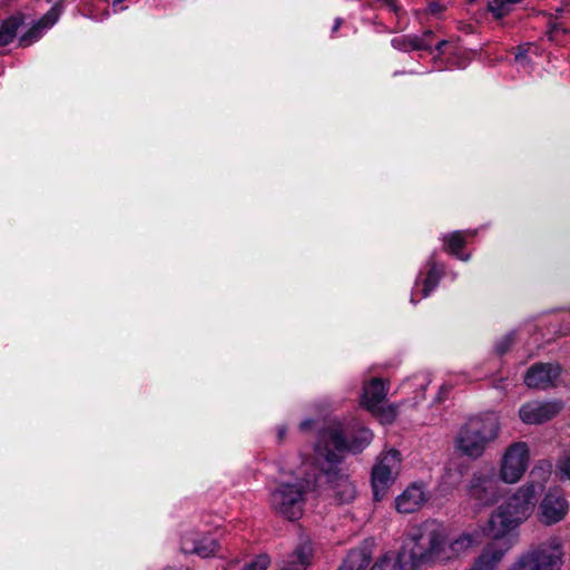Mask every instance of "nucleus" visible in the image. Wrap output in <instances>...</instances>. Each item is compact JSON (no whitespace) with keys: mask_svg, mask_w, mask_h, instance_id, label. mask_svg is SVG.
<instances>
[{"mask_svg":"<svg viewBox=\"0 0 570 570\" xmlns=\"http://www.w3.org/2000/svg\"><path fill=\"white\" fill-rule=\"evenodd\" d=\"M444 539L445 529L434 521L413 527L397 556L401 570L444 563Z\"/></svg>","mask_w":570,"mask_h":570,"instance_id":"obj_1","label":"nucleus"},{"mask_svg":"<svg viewBox=\"0 0 570 570\" xmlns=\"http://www.w3.org/2000/svg\"><path fill=\"white\" fill-rule=\"evenodd\" d=\"M372 439V432L356 422L331 421L318 432L315 453L318 459L335 465L342 462L345 453L362 452Z\"/></svg>","mask_w":570,"mask_h":570,"instance_id":"obj_2","label":"nucleus"},{"mask_svg":"<svg viewBox=\"0 0 570 570\" xmlns=\"http://www.w3.org/2000/svg\"><path fill=\"white\" fill-rule=\"evenodd\" d=\"M538 497L534 485L519 487L491 512L483 533L492 539H502L517 530L533 513Z\"/></svg>","mask_w":570,"mask_h":570,"instance_id":"obj_3","label":"nucleus"},{"mask_svg":"<svg viewBox=\"0 0 570 570\" xmlns=\"http://www.w3.org/2000/svg\"><path fill=\"white\" fill-rule=\"evenodd\" d=\"M312 465L303 463L297 471L281 468V473L293 476L291 480H281L269 494L272 510L287 520L294 521L302 517L306 494L316 485V474L311 472Z\"/></svg>","mask_w":570,"mask_h":570,"instance_id":"obj_4","label":"nucleus"},{"mask_svg":"<svg viewBox=\"0 0 570 570\" xmlns=\"http://www.w3.org/2000/svg\"><path fill=\"white\" fill-rule=\"evenodd\" d=\"M562 563V541L554 535L529 547L515 558L508 570H560Z\"/></svg>","mask_w":570,"mask_h":570,"instance_id":"obj_5","label":"nucleus"},{"mask_svg":"<svg viewBox=\"0 0 570 570\" xmlns=\"http://www.w3.org/2000/svg\"><path fill=\"white\" fill-rule=\"evenodd\" d=\"M466 494L476 510L494 505L501 493L493 471L474 472L466 484Z\"/></svg>","mask_w":570,"mask_h":570,"instance_id":"obj_6","label":"nucleus"},{"mask_svg":"<svg viewBox=\"0 0 570 570\" xmlns=\"http://www.w3.org/2000/svg\"><path fill=\"white\" fill-rule=\"evenodd\" d=\"M529 461L530 450L525 442L510 444L500 462V479L507 484L517 483L528 470Z\"/></svg>","mask_w":570,"mask_h":570,"instance_id":"obj_7","label":"nucleus"},{"mask_svg":"<svg viewBox=\"0 0 570 570\" xmlns=\"http://www.w3.org/2000/svg\"><path fill=\"white\" fill-rule=\"evenodd\" d=\"M401 469V454L396 450L383 453L372 469V487L375 500H381Z\"/></svg>","mask_w":570,"mask_h":570,"instance_id":"obj_8","label":"nucleus"},{"mask_svg":"<svg viewBox=\"0 0 570 570\" xmlns=\"http://www.w3.org/2000/svg\"><path fill=\"white\" fill-rule=\"evenodd\" d=\"M218 542L208 533L188 528L180 534V551L200 558L213 557L218 551Z\"/></svg>","mask_w":570,"mask_h":570,"instance_id":"obj_9","label":"nucleus"},{"mask_svg":"<svg viewBox=\"0 0 570 570\" xmlns=\"http://www.w3.org/2000/svg\"><path fill=\"white\" fill-rule=\"evenodd\" d=\"M568 513V502L560 489H551L547 492L539 505V520L546 525H552Z\"/></svg>","mask_w":570,"mask_h":570,"instance_id":"obj_10","label":"nucleus"},{"mask_svg":"<svg viewBox=\"0 0 570 570\" xmlns=\"http://www.w3.org/2000/svg\"><path fill=\"white\" fill-rule=\"evenodd\" d=\"M559 402L530 401L519 410V417L525 424H541L554 417L561 410Z\"/></svg>","mask_w":570,"mask_h":570,"instance_id":"obj_11","label":"nucleus"},{"mask_svg":"<svg viewBox=\"0 0 570 570\" xmlns=\"http://www.w3.org/2000/svg\"><path fill=\"white\" fill-rule=\"evenodd\" d=\"M560 371L558 364H534L528 370L524 376V383L532 389L546 390L554 385L560 375Z\"/></svg>","mask_w":570,"mask_h":570,"instance_id":"obj_12","label":"nucleus"},{"mask_svg":"<svg viewBox=\"0 0 570 570\" xmlns=\"http://www.w3.org/2000/svg\"><path fill=\"white\" fill-rule=\"evenodd\" d=\"M324 473L330 483V490L338 503H350L355 498L356 491L354 484L341 470L330 468L324 470Z\"/></svg>","mask_w":570,"mask_h":570,"instance_id":"obj_13","label":"nucleus"},{"mask_svg":"<svg viewBox=\"0 0 570 570\" xmlns=\"http://www.w3.org/2000/svg\"><path fill=\"white\" fill-rule=\"evenodd\" d=\"M464 425L470 429V433H476L488 443L493 442L499 436L501 428L499 416L492 412L473 416Z\"/></svg>","mask_w":570,"mask_h":570,"instance_id":"obj_14","label":"nucleus"},{"mask_svg":"<svg viewBox=\"0 0 570 570\" xmlns=\"http://www.w3.org/2000/svg\"><path fill=\"white\" fill-rule=\"evenodd\" d=\"M313 558V548L309 540H304L296 548L285 554L278 564V570H306Z\"/></svg>","mask_w":570,"mask_h":570,"instance_id":"obj_15","label":"nucleus"},{"mask_svg":"<svg viewBox=\"0 0 570 570\" xmlns=\"http://www.w3.org/2000/svg\"><path fill=\"white\" fill-rule=\"evenodd\" d=\"M479 544L478 535L463 532L451 540L444 539V563L465 556L473 547Z\"/></svg>","mask_w":570,"mask_h":570,"instance_id":"obj_16","label":"nucleus"},{"mask_svg":"<svg viewBox=\"0 0 570 570\" xmlns=\"http://www.w3.org/2000/svg\"><path fill=\"white\" fill-rule=\"evenodd\" d=\"M485 440H483L476 433H470V429L463 425L456 436L458 449L466 456L472 459L480 458L485 449L489 446Z\"/></svg>","mask_w":570,"mask_h":570,"instance_id":"obj_17","label":"nucleus"},{"mask_svg":"<svg viewBox=\"0 0 570 570\" xmlns=\"http://www.w3.org/2000/svg\"><path fill=\"white\" fill-rule=\"evenodd\" d=\"M425 500L426 497L423 489L414 484L396 498L395 507L400 513H413L422 507Z\"/></svg>","mask_w":570,"mask_h":570,"instance_id":"obj_18","label":"nucleus"},{"mask_svg":"<svg viewBox=\"0 0 570 570\" xmlns=\"http://www.w3.org/2000/svg\"><path fill=\"white\" fill-rule=\"evenodd\" d=\"M59 18V11L51 8L41 19H39L20 39L21 47H28L37 41L47 29L51 28Z\"/></svg>","mask_w":570,"mask_h":570,"instance_id":"obj_19","label":"nucleus"},{"mask_svg":"<svg viewBox=\"0 0 570 570\" xmlns=\"http://www.w3.org/2000/svg\"><path fill=\"white\" fill-rule=\"evenodd\" d=\"M363 390V405L371 412L377 411L387 393L385 383L381 379H373Z\"/></svg>","mask_w":570,"mask_h":570,"instance_id":"obj_20","label":"nucleus"},{"mask_svg":"<svg viewBox=\"0 0 570 570\" xmlns=\"http://www.w3.org/2000/svg\"><path fill=\"white\" fill-rule=\"evenodd\" d=\"M505 552L507 549H502L497 544H489L483 549L475 562H478V567H481L483 570H497Z\"/></svg>","mask_w":570,"mask_h":570,"instance_id":"obj_21","label":"nucleus"},{"mask_svg":"<svg viewBox=\"0 0 570 570\" xmlns=\"http://www.w3.org/2000/svg\"><path fill=\"white\" fill-rule=\"evenodd\" d=\"M371 559V552L365 547L351 550L338 570H365Z\"/></svg>","mask_w":570,"mask_h":570,"instance_id":"obj_22","label":"nucleus"},{"mask_svg":"<svg viewBox=\"0 0 570 570\" xmlns=\"http://www.w3.org/2000/svg\"><path fill=\"white\" fill-rule=\"evenodd\" d=\"M551 474V464L544 461L539 462L533 466L530 472V480L525 484H532L537 489V495H539Z\"/></svg>","mask_w":570,"mask_h":570,"instance_id":"obj_23","label":"nucleus"},{"mask_svg":"<svg viewBox=\"0 0 570 570\" xmlns=\"http://www.w3.org/2000/svg\"><path fill=\"white\" fill-rule=\"evenodd\" d=\"M22 23L23 17L21 14L12 16L2 22L0 26V47L10 43L14 39Z\"/></svg>","mask_w":570,"mask_h":570,"instance_id":"obj_24","label":"nucleus"},{"mask_svg":"<svg viewBox=\"0 0 570 570\" xmlns=\"http://www.w3.org/2000/svg\"><path fill=\"white\" fill-rule=\"evenodd\" d=\"M391 43L393 48L403 51L430 49V45L425 42L423 38H420L417 36L406 35L396 37L392 39Z\"/></svg>","mask_w":570,"mask_h":570,"instance_id":"obj_25","label":"nucleus"},{"mask_svg":"<svg viewBox=\"0 0 570 570\" xmlns=\"http://www.w3.org/2000/svg\"><path fill=\"white\" fill-rule=\"evenodd\" d=\"M443 275V268L438 264L430 262L429 263V272L423 282V296L426 297L429 294L438 286L441 277Z\"/></svg>","mask_w":570,"mask_h":570,"instance_id":"obj_26","label":"nucleus"},{"mask_svg":"<svg viewBox=\"0 0 570 570\" xmlns=\"http://www.w3.org/2000/svg\"><path fill=\"white\" fill-rule=\"evenodd\" d=\"M522 0H491L488 4V10L493 14L495 19H501L508 16L514 8L515 4Z\"/></svg>","mask_w":570,"mask_h":570,"instance_id":"obj_27","label":"nucleus"},{"mask_svg":"<svg viewBox=\"0 0 570 570\" xmlns=\"http://www.w3.org/2000/svg\"><path fill=\"white\" fill-rule=\"evenodd\" d=\"M465 245L464 234L454 232L445 237V249L462 261H468L469 255L461 256L459 250Z\"/></svg>","mask_w":570,"mask_h":570,"instance_id":"obj_28","label":"nucleus"},{"mask_svg":"<svg viewBox=\"0 0 570 570\" xmlns=\"http://www.w3.org/2000/svg\"><path fill=\"white\" fill-rule=\"evenodd\" d=\"M271 560L268 556L261 554L256 557L252 562L244 567L243 570H267Z\"/></svg>","mask_w":570,"mask_h":570,"instance_id":"obj_29","label":"nucleus"},{"mask_svg":"<svg viewBox=\"0 0 570 570\" xmlns=\"http://www.w3.org/2000/svg\"><path fill=\"white\" fill-rule=\"evenodd\" d=\"M514 342V335L512 333L503 336L495 345V351L498 354L507 353Z\"/></svg>","mask_w":570,"mask_h":570,"instance_id":"obj_30","label":"nucleus"},{"mask_svg":"<svg viewBox=\"0 0 570 570\" xmlns=\"http://www.w3.org/2000/svg\"><path fill=\"white\" fill-rule=\"evenodd\" d=\"M375 414H380L381 419L384 422H392L395 419L396 410L394 406H389L387 409H382L379 405V410L374 412Z\"/></svg>","mask_w":570,"mask_h":570,"instance_id":"obj_31","label":"nucleus"},{"mask_svg":"<svg viewBox=\"0 0 570 570\" xmlns=\"http://www.w3.org/2000/svg\"><path fill=\"white\" fill-rule=\"evenodd\" d=\"M514 60L517 63H519L523 68H525L529 65L527 49L524 47H522V46L518 47Z\"/></svg>","mask_w":570,"mask_h":570,"instance_id":"obj_32","label":"nucleus"},{"mask_svg":"<svg viewBox=\"0 0 570 570\" xmlns=\"http://www.w3.org/2000/svg\"><path fill=\"white\" fill-rule=\"evenodd\" d=\"M445 9V6L442 4L438 0H430L428 3V12L431 14H436L442 12Z\"/></svg>","mask_w":570,"mask_h":570,"instance_id":"obj_33","label":"nucleus"},{"mask_svg":"<svg viewBox=\"0 0 570 570\" xmlns=\"http://www.w3.org/2000/svg\"><path fill=\"white\" fill-rule=\"evenodd\" d=\"M559 469L564 476L570 479V454L560 460Z\"/></svg>","mask_w":570,"mask_h":570,"instance_id":"obj_34","label":"nucleus"},{"mask_svg":"<svg viewBox=\"0 0 570 570\" xmlns=\"http://www.w3.org/2000/svg\"><path fill=\"white\" fill-rule=\"evenodd\" d=\"M391 560L387 558H383L375 562L370 570H390Z\"/></svg>","mask_w":570,"mask_h":570,"instance_id":"obj_35","label":"nucleus"},{"mask_svg":"<svg viewBox=\"0 0 570 570\" xmlns=\"http://www.w3.org/2000/svg\"><path fill=\"white\" fill-rule=\"evenodd\" d=\"M314 424H315V422H314L313 420H311V419H306V420H304V421H302V422H301V424H299V430H301L302 432H307V431H309L311 429H313Z\"/></svg>","mask_w":570,"mask_h":570,"instance_id":"obj_36","label":"nucleus"},{"mask_svg":"<svg viewBox=\"0 0 570 570\" xmlns=\"http://www.w3.org/2000/svg\"><path fill=\"white\" fill-rule=\"evenodd\" d=\"M287 434V428L286 426H279L277 429V439L279 442H283Z\"/></svg>","mask_w":570,"mask_h":570,"instance_id":"obj_37","label":"nucleus"},{"mask_svg":"<svg viewBox=\"0 0 570 570\" xmlns=\"http://www.w3.org/2000/svg\"><path fill=\"white\" fill-rule=\"evenodd\" d=\"M381 1L384 2L385 4L390 6L394 10L396 9V0H381Z\"/></svg>","mask_w":570,"mask_h":570,"instance_id":"obj_38","label":"nucleus"},{"mask_svg":"<svg viewBox=\"0 0 570 570\" xmlns=\"http://www.w3.org/2000/svg\"><path fill=\"white\" fill-rule=\"evenodd\" d=\"M445 45H446V41H445V40L440 41V42L438 43V46H436V50L441 51V50H442V48H443Z\"/></svg>","mask_w":570,"mask_h":570,"instance_id":"obj_39","label":"nucleus"},{"mask_svg":"<svg viewBox=\"0 0 570 570\" xmlns=\"http://www.w3.org/2000/svg\"><path fill=\"white\" fill-rule=\"evenodd\" d=\"M341 26V19H336L335 24L333 27V31H337Z\"/></svg>","mask_w":570,"mask_h":570,"instance_id":"obj_40","label":"nucleus"},{"mask_svg":"<svg viewBox=\"0 0 570 570\" xmlns=\"http://www.w3.org/2000/svg\"><path fill=\"white\" fill-rule=\"evenodd\" d=\"M469 570H483L481 567H478V562L474 561L473 566Z\"/></svg>","mask_w":570,"mask_h":570,"instance_id":"obj_41","label":"nucleus"},{"mask_svg":"<svg viewBox=\"0 0 570 570\" xmlns=\"http://www.w3.org/2000/svg\"><path fill=\"white\" fill-rule=\"evenodd\" d=\"M432 33H433V32H432L431 30H426V31L423 33V37H422V38L424 39V37H430V36H432Z\"/></svg>","mask_w":570,"mask_h":570,"instance_id":"obj_42","label":"nucleus"}]
</instances>
